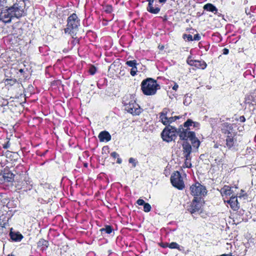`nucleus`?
<instances>
[{
    "label": "nucleus",
    "instance_id": "f257e3e1",
    "mask_svg": "<svg viewBox=\"0 0 256 256\" xmlns=\"http://www.w3.org/2000/svg\"><path fill=\"white\" fill-rule=\"evenodd\" d=\"M24 10L18 4L2 10L0 12V20L6 24L10 23L14 18H20L24 15Z\"/></svg>",
    "mask_w": 256,
    "mask_h": 256
},
{
    "label": "nucleus",
    "instance_id": "f03ea898",
    "mask_svg": "<svg viewBox=\"0 0 256 256\" xmlns=\"http://www.w3.org/2000/svg\"><path fill=\"white\" fill-rule=\"evenodd\" d=\"M122 103L124 109L132 115H138L141 112V108L136 104L134 96L132 94H128L123 98Z\"/></svg>",
    "mask_w": 256,
    "mask_h": 256
},
{
    "label": "nucleus",
    "instance_id": "7ed1b4c3",
    "mask_svg": "<svg viewBox=\"0 0 256 256\" xmlns=\"http://www.w3.org/2000/svg\"><path fill=\"white\" fill-rule=\"evenodd\" d=\"M160 88V86L156 80L152 78H148L141 83V90L144 95L152 96L156 94Z\"/></svg>",
    "mask_w": 256,
    "mask_h": 256
},
{
    "label": "nucleus",
    "instance_id": "20e7f679",
    "mask_svg": "<svg viewBox=\"0 0 256 256\" xmlns=\"http://www.w3.org/2000/svg\"><path fill=\"white\" fill-rule=\"evenodd\" d=\"M80 26V20L76 14H72L68 18L67 27L64 29L65 33L74 34Z\"/></svg>",
    "mask_w": 256,
    "mask_h": 256
},
{
    "label": "nucleus",
    "instance_id": "39448f33",
    "mask_svg": "<svg viewBox=\"0 0 256 256\" xmlns=\"http://www.w3.org/2000/svg\"><path fill=\"white\" fill-rule=\"evenodd\" d=\"M178 134L176 128L171 126H166L162 130L161 136L163 140L170 142L174 140Z\"/></svg>",
    "mask_w": 256,
    "mask_h": 256
},
{
    "label": "nucleus",
    "instance_id": "423d86ee",
    "mask_svg": "<svg viewBox=\"0 0 256 256\" xmlns=\"http://www.w3.org/2000/svg\"><path fill=\"white\" fill-rule=\"evenodd\" d=\"M190 193L194 196H204L206 193V190L204 186L196 182L192 184L190 187Z\"/></svg>",
    "mask_w": 256,
    "mask_h": 256
},
{
    "label": "nucleus",
    "instance_id": "0eeeda50",
    "mask_svg": "<svg viewBox=\"0 0 256 256\" xmlns=\"http://www.w3.org/2000/svg\"><path fill=\"white\" fill-rule=\"evenodd\" d=\"M170 181L172 186L178 190H182L184 188L182 176L178 171L172 174L170 178Z\"/></svg>",
    "mask_w": 256,
    "mask_h": 256
},
{
    "label": "nucleus",
    "instance_id": "6e6552de",
    "mask_svg": "<svg viewBox=\"0 0 256 256\" xmlns=\"http://www.w3.org/2000/svg\"><path fill=\"white\" fill-rule=\"evenodd\" d=\"M202 204L198 198L194 197L192 201L188 206L187 210L192 214L198 212L201 208Z\"/></svg>",
    "mask_w": 256,
    "mask_h": 256
},
{
    "label": "nucleus",
    "instance_id": "1a4fd4ad",
    "mask_svg": "<svg viewBox=\"0 0 256 256\" xmlns=\"http://www.w3.org/2000/svg\"><path fill=\"white\" fill-rule=\"evenodd\" d=\"M186 62L190 66H194L199 69L204 70L207 66V64L204 60H192L191 56L188 58Z\"/></svg>",
    "mask_w": 256,
    "mask_h": 256
},
{
    "label": "nucleus",
    "instance_id": "9d476101",
    "mask_svg": "<svg viewBox=\"0 0 256 256\" xmlns=\"http://www.w3.org/2000/svg\"><path fill=\"white\" fill-rule=\"evenodd\" d=\"M195 133L193 132H190L189 128L184 129L182 127L179 128L178 131V134L181 140H188L190 138L194 137Z\"/></svg>",
    "mask_w": 256,
    "mask_h": 256
},
{
    "label": "nucleus",
    "instance_id": "9b49d317",
    "mask_svg": "<svg viewBox=\"0 0 256 256\" xmlns=\"http://www.w3.org/2000/svg\"><path fill=\"white\" fill-rule=\"evenodd\" d=\"M224 202L225 204L227 203L230 204V207L234 210H237L239 208L238 203V202L237 196L232 195L230 196V199L228 200H224Z\"/></svg>",
    "mask_w": 256,
    "mask_h": 256
},
{
    "label": "nucleus",
    "instance_id": "f8f14e48",
    "mask_svg": "<svg viewBox=\"0 0 256 256\" xmlns=\"http://www.w3.org/2000/svg\"><path fill=\"white\" fill-rule=\"evenodd\" d=\"M148 2V6L146 8V10L152 14H157L160 11V8L155 6H154V0H146Z\"/></svg>",
    "mask_w": 256,
    "mask_h": 256
},
{
    "label": "nucleus",
    "instance_id": "ddd939ff",
    "mask_svg": "<svg viewBox=\"0 0 256 256\" xmlns=\"http://www.w3.org/2000/svg\"><path fill=\"white\" fill-rule=\"evenodd\" d=\"M173 112H171V110L168 108H164L162 110L160 113V122L164 121V122H166V118L170 115H172ZM166 122H168L166 121Z\"/></svg>",
    "mask_w": 256,
    "mask_h": 256
},
{
    "label": "nucleus",
    "instance_id": "4468645a",
    "mask_svg": "<svg viewBox=\"0 0 256 256\" xmlns=\"http://www.w3.org/2000/svg\"><path fill=\"white\" fill-rule=\"evenodd\" d=\"M182 152L184 157H188L190 156V154L192 152V146L191 145L186 142L182 144Z\"/></svg>",
    "mask_w": 256,
    "mask_h": 256
},
{
    "label": "nucleus",
    "instance_id": "2eb2a0df",
    "mask_svg": "<svg viewBox=\"0 0 256 256\" xmlns=\"http://www.w3.org/2000/svg\"><path fill=\"white\" fill-rule=\"evenodd\" d=\"M220 193L222 196L228 198L229 196H232L233 191L232 188L228 186H224L220 190Z\"/></svg>",
    "mask_w": 256,
    "mask_h": 256
},
{
    "label": "nucleus",
    "instance_id": "dca6fc26",
    "mask_svg": "<svg viewBox=\"0 0 256 256\" xmlns=\"http://www.w3.org/2000/svg\"><path fill=\"white\" fill-rule=\"evenodd\" d=\"M245 102L252 105L256 104V90L246 96Z\"/></svg>",
    "mask_w": 256,
    "mask_h": 256
},
{
    "label": "nucleus",
    "instance_id": "f3484780",
    "mask_svg": "<svg viewBox=\"0 0 256 256\" xmlns=\"http://www.w3.org/2000/svg\"><path fill=\"white\" fill-rule=\"evenodd\" d=\"M233 130L232 124L228 122H224L222 124L221 130L224 134H230Z\"/></svg>",
    "mask_w": 256,
    "mask_h": 256
},
{
    "label": "nucleus",
    "instance_id": "a211bd4d",
    "mask_svg": "<svg viewBox=\"0 0 256 256\" xmlns=\"http://www.w3.org/2000/svg\"><path fill=\"white\" fill-rule=\"evenodd\" d=\"M98 138L100 142H108L111 140V136L107 131L101 132L98 134Z\"/></svg>",
    "mask_w": 256,
    "mask_h": 256
},
{
    "label": "nucleus",
    "instance_id": "6ab92c4d",
    "mask_svg": "<svg viewBox=\"0 0 256 256\" xmlns=\"http://www.w3.org/2000/svg\"><path fill=\"white\" fill-rule=\"evenodd\" d=\"M10 238L14 242H20L23 238L22 235L19 232L10 231Z\"/></svg>",
    "mask_w": 256,
    "mask_h": 256
},
{
    "label": "nucleus",
    "instance_id": "aec40b11",
    "mask_svg": "<svg viewBox=\"0 0 256 256\" xmlns=\"http://www.w3.org/2000/svg\"><path fill=\"white\" fill-rule=\"evenodd\" d=\"M48 241L42 238L38 242V248L42 251L46 250L48 246Z\"/></svg>",
    "mask_w": 256,
    "mask_h": 256
},
{
    "label": "nucleus",
    "instance_id": "412c9836",
    "mask_svg": "<svg viewBox=\"0 0 256 256\" xmlns=\"http://www.w3.org/2000/svg\"><path fill=\"white\" fill-rule=\"evenodd\" d=\"M226 141V146L229 149L233 147L236 142V140H235L234 138L230 136H227Z\"/></svg>",
    "mask_w": 256,
    "mask_h": 256
},
{
    "label": "nucleus",
    "instance_id": "4be33fe9",
    "mask_svg": "<svg viewBox=\"0 0 256 256\" xmlns=\"http://www.w3.org/2000/svg\"><path fill=\"white\" fill-rule=\"evenodd\" d=\"M204 10L212 12L214 14H216L218 12L217 8L214 5L210 3L206 4L204 6Z\"/></svg>",
    "mask_w": 256,
    "mask_h": 256
},
{
    "label": "nucleus",
    "instance_id": "5701e85b",
    "mask_svg": "<svg viewBox=\"0 0 256 256\" xmlns=\"http://www.w3.org/2000/svg\"><path fill=\"white\" fill-rule=\"evenodd\" d=\"M2 178L5 182H11L14 180V175L11 172H4Z\"/></svg>",
    "mask_w": 256,
    "mask_h": 256
},
{
    "label": "nucleus",
    "instance_id": "b1692460",
    "mask_svg": "<svg viewBox=\"0 0 256 256\" xmlns=\"http://www.w3.org/2000/svg\"><path fill=\"white\" fill-rule=\"evenodd\" d=\"M180 118V117L179 116H172V115L170 116H168L166 120V121L168 122H164V121H162L161 122L164 124V125H168L170 126V124L172 123V122L176 121V120H178Z\"/></svg>",
    "mask_w": 256,
    "mask_h": 256
},
{
    "label": "nucleus",
    "instance_id": "393cba45",
    "mask_svg": "<svg viewBox=\"0 0 256 256\" xmlns=\"http://www.w3.org/2000/svg\"><path fill=\"white\" fill-rule=\"evenodd\" d=\"M192 144V146L194 148H198L200 145V140L196 137L195 134L194 135V137H192L189 139Z\"/></svg>",
    "mask_w": 256,
    "mask_h": 256
},
{
    "label": "nucleus",
    "instance_id": "a878e982",
    "mask_svg": "<svg viewBox=\"0 0 256 256\" xmlns=\"http://www.w3.org/2000/svg\"><path fill=\"white\" fill-rule=\"evenodd\" d=\"M191 96L192 94H186L184 96L183 101V104L184 105L188 106L192 102V100Z\"/></svg>",
    "mask_w": 256,
    "mask_h": 256
},
{
    "label": "nucleus",
    "instance_id": "bb28decb",
    "mask_svg": "<svg viewBox=\"0 0 256 256\" xmlns=\"http://www.w3.org/2000/svg\"><path fill=\"white\" fill-rule=\"evenodd\" d=\"M114 229L112 226L109 225H106L104 228H102L100 230L102 232H105L108 234H110L112 232Z\"/></svg>",
    "mask_w": 256,
    "mask_h": 256
},
{
    "label": "nucleus",
    "instance_id": "cd10ccee",
    "mask_svg": "<svg viewBox=\"0 0 256 256\" xmlns=\"http://www.w3.org/2000/svg\"><path fill=\"white\" fill-rule=\"evenodd\" d=\"M185 158V161L184 162V167L190 168L192 166V164L190 162L191 161V156H189L188 157H184Z\"/></svg>",
    "mask_w": 256,
    "mask_h": 256
},
{
    "label": "nucleus",
    "instance_id": "c85d7f7f",
    "mask_svg": "<svg viewBox=\"0 0 256 256\" xmlns=\"http://www.w3.org/2000/svg\"><path fill=\"white\" fill-rule=\"evenodd\" d=\"M104 10L107 14H110L112 12V7L110 5H106L103 6Z\"/></svg>",
    "mask_w": 256,
    "mask_h": 256
},
{
    "label": "nucleus",
    "instance_id": "c756f323",
    "mask_svg": "<svg viewBox=\"0 0 256 256\" xmlns=\"http://www.w3.org/2000/svg\"><path fill=\"white\" fill-rule=\"evenodd\" d=\"M126 64L131 68H133L134 66H137L138 63L136 60H128L126 62Z\"/></svg>",
    "mask_w": 256,
    "mask_h": 256
},
{
    "label": "nucleus",
    "instance_id": "7c9ffc66",
    "mask_svg": "<svg viewBox=\"0 0 256 256\" xmlns=\"http://www.w3.org/2000/svg\"><path fill=\"white\" fill-rule=\"evenodd\" d=\"M168 248L172 249H179L180 246L176 242H172L168 244Z\"/></svg>",
    "mask_w": 256,
    "mask_h": 256
},
{
    "label": "nucleus",
    "instance_id": "2f4dec72",
    "mask_svg": "<svg viewBox=\"0 0 256 256\" xmlns=\"http://www.w3.org/2000/svg\"><path fill=\"white\" fill-rule=\"evenodd\" d=\"M184 39L185 40L190 42L193 40V38L192 36L190 34H184L182 36Z\"/></svg>",
    "mask_w": 256,
    "mask_h": 256
},
{
    "label": "nucleus",
    "instance_id": "473e14b6",
    "mask_svg": "<svg viewBox=\"0 0 256 256\" xmlns=\"http://www.w3.org/2000/svg\"><path fill=\"white\" fill-rule=\"evenodd\" d=\"M194 123V122L188 119L184 124V126L185 128H188V127L190 126H192V124Z\"/></svg>",
    "mask_w": 256,
    "mask_h": 256
},
{
    "label": "nucleus",
    "instance_id": "72a5a7b5",
    "mask_svg": "<svg viewBox=\"0 0 256 256\" xmlns=\"http://www.w3.org/2000/svg\"><path fill=\"white\" fill-rule=\"evenodd\" d=\"M198 46L200 48H204L206 51H208L210 48V44H206L205 45H203V44L202 42H199Z\"/></svg>",
    "mask_w": 256,
    "mask_h": 256
},
{
    "label": "nucleus",
    "instance_id": "f704fd0d",
    "mask_svg": "<svg viewBox=\"0 0 256 256\" xmlns=\"http://www.w3.org/2000/svg\"><path fill=\"white\" fill-rule=\"evenodd\" d=\"M128 162L132 164L133 168H135L138 164L136 160L133 158H130L128 160Z\"/></svg>",
    "mask_w": 256,
    "mask_h": 256
},
{
    "label": "nucleus",
    "instance_id": "c9c22d12",
    "mask_svg": "<svg viewBox=\"0 0 256 256\" xmlns=\"http://www.w3.org/2000/svg\"><path fill=\"white\" fill-rule=\"evenodd\" d=\"M151 208H151L150 205L148 203H146L144 206V211L146 212H150L151 210Z\"/></svg>",
    "mask_w": 256,
    "mask_h": 256
},
{
    "label": "nucleus",
    "instance_id": "e433bc0d",
    "mask_svg": "<svg viewBox=\"0 0 256 256\" xmlns=\"http://www.w3.org/2000/svg\"><path fill=\"white\" fill-rule=\"evenodd\" d=\"M138 72V68L136 66H134L133 68H132L130 72V74L132 76H134L136 74V72Z\"/></svg>",
    "mask_w": 256,
    "mask_h": 256
},
{
    "label": "nucleus",
    "instance_id": "4c0bfd02",
    "mask_svg": "<svg viewBox=\"0 0 256 256\" xmlns=\"http://www.w3.org/2000/svg\"><path fill=\"white\" fill-rule=\"evenodd\" d=\"M96 69L94 66H91L89 68V72L90 74L94 75L96 74Z\"/></svg>",
    "mask_w": 256,
    "mask_h": 256
},
{
    "label": "nucleus",
    "instance_id": "58836bf2",
    "mask_svg": "<svg viewBox=\"0 0 256 256\" xmlns=\"http://www.w3.org/2000/svg\"><path fill=\"white\" fill-rule=\"evenodd\" d=\"M79 40L77 38H74V37H72V40H71V44H72V46H75L76 44L78 43Z\"/></svg>",
    "mask_w": 256,
    "mask_h": 256
},
{
    "label": "nucleus",
    "instance_id": "ea45409f",
    "mask_svg": "<svg viewBox=\"0 0 256 256\" xmlns=\"http://www.w3.org/2000/svg\"><path fill=\"white\" fill-rule=\"evenodd\" d=\"M136 204L139 206H144L146 203L143 200L140 198L137 200Z\"/></svg>",
    "mask_w": 256,
    "mask_h": 256
},
{
    "label": "nucleus",
    "instance_id": "a19ab883",
    "mask_svg": "<svg viewBox=\"0 0 256 256\" xmlns=\"http://www.w3.org/2000/svg\"><path fill=\"white\" fill-rule=\"evenodd\" d=\"M248 75H252L251 70H246L244 74V77H246Z\"/></svg>",
    "mask_w": 256,
    "mask_h": 256
},
{
    "label": "nucleus",
    "instance_id": "79ce46f5",
    "mask_svg": "<svg viewBox=\"0 0 256 256\" xmlns=\"http://www.w3.org/2000/svg\"><path fill=\"white\" fill-rule=\"evenodd\" d=\"M200 39V36L199 34H196L193 38V40H199Z\"/></svg>",
    "mask_w": 256,
    "mask_h": 256
},
{
    "label": "nucleus",
    "instance_id": "37998d69",
    "mask_svg": "<svg viewBox=\"0 0 256 256\" xmlns=\"http://www.w3.org/2000/svg\"><path fill=\"white\" fill-rule=\"evenodd\" d=\"M30 182H29L28 184H27V186L24 190H30L32 189V185L30 184Z\"/></svg>",
    "mask_w": 256,
    "mask_h": 256
},
{
    "label": "nucleus",
    "instance_id": "c03bdc74",
    "mask_svg": "<svg viewBox=\"0 0 256 256\" xmlns=\"http://www.w3.org/2000/svg\"><path fill=\"white\" fill-rule=\"evenodd\" d=\"M110 156L114 158H118L119 156V154L115 152H112Z\"/></svg>",
    "mask_w": 256,
    "mask_h": 256
},
{
    "label": "nucleus",
    "instance_id": "a18cd8bd",
    "mask_svg": "<svg viewBox=\"0 0 256 256\" xmlns=\"http://www.w3.org/2000/svg\"><path fill=\"white\" fill-rule=\"evenodd\" d=\"M192 126H193L194 128H198L200 127V124L198 122H194V123H193Z\"/></svg>",
    "mask_w": 256,
    "mask_h": 256
},
{
    "label": "nucleus",
    "instance_id": "49530a36",
    "mask_svg": "<svg viewBox=\"0 0 256 256\" xmlns=\"http://www.w3.org/2000/svg\"><path fill=\"white\" fill-rule=\"evenodd\" d=\"M229 52V50L226 48H224L222 50V54H228Z\"/></svg>",
    "mask_w": 256,
    "mask_h": 256
},
{
    "label": "nucleus",
    "instance_id": "de8ad7c7",
    "mask_svg": "<svg viewBox=\"0 0 256 256\" xmlns=\"http://www.w3.org/2000/svg\"><path fill=\"white\" fill-rule=\"evenodd\" d=\"M239 120L240 122H244L246 121V118H244V116H240L239 118Z\"/></svg>",
    "mask_w": 256,
    "mask_h": 256
},
{
    "label": "nucleus",
    "instance_id": "09e8293b",
    "mask_svg": "<svg viewBox=\"0 0 256 256\" xmlns=\"http://www.w3.org/2000/svg\"><path fill=\"white\" fill-rule=\"evenodd\" d=\"M168 244H169L168 243H164V244H160V246L162 248H166V247H168Z\"/></svg>",
    "mask_w": 256,
    "mask_h": 256
},
{
    "label": "nucleus",
    "instance_id": "8fccbe9b",
    "mask_svg": "<svg viewBox=\"0 0 256 256\" xmlns=\"http://www.w3.org/2000/svg\"><path fill=\"white\" fill-rule=\"evenodd\" d=\"M178 88V84H175L174 86H172V89L174 90H176Z\"/></svg>",
    "mask_w": 256,
    "mask_h": 256
},
{
    "label": "nucleus",
    "instance_id": "3c124183",
    "mask_svg": "<svg viewBox=\"0 0 256 256\" xmlns=\"http://www.w3.org/2000/svg\"><path fill=\"white\" fill-rule=\"evenodd\" d=\"M122 162V160L120 158H119V156L117 158L116 162L120 164Z\"/></svg>",
    "mask_w": 256,
    "mask_h": 256
},
{
    "label": "nucleus",
    "instance_id": "603ef678",
    "mask_svg": "<svg viewBox=\"0 0 256 256\" xmlns=\"http://www.w3.org/2000/svg\"><path fill=\"white\" fill-rule=\"evenodd\" d=\"M160 3H165L166 0H158Z\"/></svg>",
    "mask_w": 256,
    "mask_h": 256
},
{
    "label": "nucleus",
    "instance_id": "864d4df0",
    "mask_svg": "<svg viewBox=\"0 0 256 256\" xmlns=\"http://www.w3.org/2000/svg\"><path fill=\"white\" fill-rule=\"evenodd\" d=\"M19 72H20V73H22L24 72V70L23 69H20L19 70Z\"/></svg>",
    "mask_w": 256,
    "mask_h": 256
},
{
    "label": "nucleus",
    "instance_id": "5fc2aeb1",
    "mask_svg": "<svg viewBox=\"0 0 256 256\" xmlns=\"http://www.w3.org/2000/svg\"><path fill=\"white\" fill-rule=\"evenodd\" d=\"M88 164H87V163H84V166L85 168H87V167H88Z\"/></svg>",
    "mask_w": 256,
    "mask_h": 256
},
{
    "label": "nucleus",
    "instance_id": "6e6d98bb",
    "mask_svg": "<svg viewBox=\"0 0 256 256\" xmlns=\"http://www.w3.org/2000/svg\"><path fill=\"white\" fill-rule=\"evenodd\" d=\"M220 36V34H213V36Z\"/></svg>",
    "mask_w": 256,
    "mask_h": 256
},
{
    "label": "nucleus",
    "instance_id": "4d7b16f0",
    "mask_svg": "<svg viewBox=\"0 0 256 256\" xmlns=\"http://www.w3.org/2000/svg\"><path fill=\"white\" fill-rule=\"evenodd\" d=\"M252 32H253V33H254H254H256V32H254V28H252Z\"/></svg>",
    "mask_w": 256,
    "mask_h": 256
},
{
    "label": "nucleus",
    "instance_id": "13d9d810",
    "mask_svg": "<svg viewBox=\"0 0 256 256\" xmlns=\"http://www.w3.org/2000/svg\"><path fill=\"white\" fill-rule=\"evenodd\" d=\"M252 32H253V33H254H254H256V32H254V28H252Z\"/></svg>",
    "mask_w": 256,
    "mask_h": 256
},
{
    "label": "nucleus",
    "instance_id": "bf43d9fd",
    "mask_svg": "<svg viewBox=\"0 0 256 256\" xmlns=\"http://www.w3.org/2000/svg\"><path fill=\"white\" fill-rule=\"evenodd\" d=\"M8 256H14L12 255V254H8Z\"/></svg>",
    "mask_w": 256,
    "mask_h": 256
},
{
    "label": "nucleus",
    "instance_id": "052dcab7",
    "mask_svg": "<svg viewBox=\"0 0 256 256\" xmlns=\"http://www.w3.org/2000/svg\"><path fill=\"white\" fill-rule=\"evenodd\" d=\"M214 148H218L217 146L215 145Z\"/></svg>",
    "mask_w": 256,
    "mask_h": 256
}]
</instances>
